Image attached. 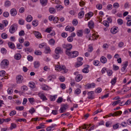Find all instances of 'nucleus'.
I'll return each mask as SVG.
<instances>
[{
	"mask_svg": "<svg viewBox=\"0 0 131 131\" xmlns=\"http://www.w3.org/2000/svg\"><path fill=\"white\" fill-rule=\"evenodd\" d=\"M117 22L118 24L120 25H122L123 22V20L121 19H119L117 20Z\"/></svg>",
	"mask_w": 131,
	"mask_h": 131,
	"instance_id": "nucleus-43",
	"label": "nucleus"
},
{
	"mask_svg": "<svg viewBox=\"0 0 131 131\" xmlns=\"http://www.w3.org/2000/svg\"><path fill=\"white\" fill-rule=\"evenodd\" d=\"M60 87L62 89L64 90L66 88V85L65 84L62 83L60 84Z\"/></svg>",
	"mask_w": 131,
	"mask_h": 131,
	"instance_id": "nucleus-59",
	"label": "nucleus"
},
{
	"mask_svg": "<svg viewBox=\"0 0 131 131\" xmlns=\"http://www.w3.org/2000/svg\"><path fill=\"white\" fill-rule=\"evenodd\" d=\"M38 95L40 97L41 99L42 100H47L46 96L44 95L43 94L39 93L38 94Z\"/></svg>",
	"mask_w": 131,
	"mask_h": 131,
	"instance_id": "nucleus-15",
	"label": "nucleus"
},
{
	"mask_svg": "<svg viewBox=\"0 0 131 131\" xmlns=\"http://www.w3.org/2000/svg\"><path fill=\"white\" fill-rule=\"evenodd\" d=\"M1 52L3 54H5L6 53L7 50L5 48H2L1 49Z\"/></svg>",
	"mask_w": 131,
	"mask_h": 131,
	"instance_id": "nucleus-55",
	"label": "nucleus"
},
{
	"mask_svg": "<svg viewBox=\"0 0 131 131\" xmlns=\"http://www.w3.org/2000/svg\"><path fill=\"white\" fill-rule=\"evenodd\" d=\"M56 7L59 10H62L63 8V7L61 5H57L56 6Z\"/></svg>",
	"mask_w": 131,
	"mask_h": 131,
	"instance_id": "nucleus-45",
	"label": "nucleus"
},
{
	"mask_svg": "<svg viewBox=\"0 0 131 131\" xmlns=\"http://www.w3.org/2000/svg\"><path fill=\"white\" fill-rule=\"evenodd\" d=\"M18 27L17 24H14L11 25L9 28V31L11 34L14 33L17 30Z\"/></svg>",
	"mask_w": 131,
	"mask_h": 131,
	"instance_id": "nucleus-3",
	"label": "nucleus"
},
{
	"mask_svg": "<svg viewBox=\"0 0 131 131\" xmlns=\"http://www.w3.org/2000/svg\"><path fill=\"white\" fill-rule=\"evenodd\" d=\"M29 86L31 88H34L35 87V84L34 82H29Z\"/></svg>",
	"mask_w": 131,
	"mask_h": 131,
	"instance_id": "nucleus-29",
	"label": "nucleus"
},
{
	"mask_svg": "<svg viewBox=\"0 0 131 131\" xmlns=\"http://www.w3.org/2000/svg\"><path fill=\"white\" fill-rule=\"evenodd\" d=\"M83 64V63L82 62H77L76 63L75 65V67H78L81 66Z\"/></svg>",
	"mask_w": 131,
	"mask_h": 131,
	"instance_id": "nucleus-41",
	"label": "nucleus"
},
{
	"mask_svg": "<svg viewBox=\"0 0 131 131\" xmlns=\"http://www.w3.org/2000/svg\"><path fill=\"white\" fill-rule=\"evenodd\" d=\"M122 113L121 111H116L114 113V116H117L121 115Z\"/></svg>",
	"mask_w": 131,
	"mask_h": 131,
	"instance_id": "nucleus-24",
	"label": "nucleus"
},
{
	"mask_svg": "<svg viewBox=\"0 0 131 131\" xmlns=\"http://www.w3.org/2000/svg\"><path fill=\"white\" fill-rule=\"evenodd\" d=\"M88 51L89 52H91L93 50V48L92 46L90 45H88Z\"/></svg>",
	"mask_w": 131,
	"mask_h": 131,
	"instance_id": "nucleus-30",
	"label": "nucleus"
},
{
	"mask_svg": "<svg viewBox=\"0 0 131 131\" xmlns=\"http://www.w3.org/2000/svg\"><path fill=\"white\" fill-rule=\"evenodd\" d=\"M5 72L4 70L1 71H0V76L1 77L4 76L5 75Z\"/></svg>",
	"mask_w": 131,
	"mask_h": 131,
	"instance_id": "nucleus-52",
	"label": "nucleus"
},
{
	"mask_svg": "<svg viewBox=\"0 0 131 131\" xmlns=\"http://www.w3.org/2000/svg\"><path fill=\"white\" fill-rule=\"evenodd\" d=\"M3 25L4 26H6L8 24V22L6 20H4L2 21Z\"/></svg>",
	"mask_w": 131,
	"mask_h": 131,
	"instance_id": "nucleus-49",
	"label": "nucleus"
},
{
	"mask_svg": "<svg viewBox=\"0 0 131 131\" xmlns=\"http://www.w3.org/2000/svg\"><path fill=\"white\" fill-rule=\"evenodd\" d=\"M21 89L23 91H27L28 89V88L26 86L24 85L21 87Z\"/></svg>",
	"mask_w": 131,
	"mask_h": 131,
	"instance_id": "nucleus-31",
	"label": "nucleus"
},
{
	"mask_svg": "<svg viewBox=\"0 0 131 131\" xmlns=\"http://www.w3.org/2000/svg\"><path fill=\"white\" fill-rule=\"evenodd\" d=\"M18 23L21 25H23L24 23V21L22 19H20L18 20Z\"/></svg>",
	"mask_w": 131,
	"mask_h": 131,
	"instance_id": "nucleus-39",
	"label": "nucleus"
},
{
	"mask_svg": "<svg viewBox=\"0 0 131 131\" xmlns=\"http://www.w3.org/2000/svg\"><path fill=\"white\" fill-rule=\"evenodd\" d=\"M55 53L58 54H59L62 52V49L59 47H57L55 50Z\"/></svg>",
	"mask_w": 131,
	"mask_h": 131,
	"instance_id": "nucleus-8",
	"label": "nucleus"
},
{
	"mask_svg": "<svg viewBox=\"0 0 131 131\" xmlns=\"http://www.w3.org/2000/svg\"><path fill=\"white\" fill-rule=\"evenodd\" d=\"M82 76L81 74L77 75L75 78V80L77 82H79L81 81L82 79Z\"/></svg>",
	"mask_w": 131,
	"mask_h": 131,
	"instance_id": "nucleus-16",
	"label": "nucleus"
},
{
	"mask_svg": "<svg viewBox=\"0 0 131 131\" xmlns=\"http://www.w3.org/2000/svg\"><path fill=\"white\" fill-rule=\"evenodd\" d=\"M94 23L92 20H91L88 23V26L90 29H92L94 27Z\"/></svg>",
	"mask_w": 131,
	"mask_h": 131,
	"instance_id": "nucleus-14",
	"label": "nucleus"
},
{
	"mask_svg": "<svg viewBox=\"0 0 131 131\" xmlns=\"http://www.w3.org/2000/svg\"><path fill=\"white\" fill-rule=\"evenodd\" d=\"M55 42L54 40L53 39H50L49 41V43L50 45H54Z\"/></svg>",
	"mask_w": 131,
	"mask_h": 131,
	"instance_id": "nucleus-35",
	"label": "nucleus"
},
{
	"mask_svg": "<svg viewBox=\"0 0 131 131\" xmlns=\"http://www.w3.org/2000/svg\"><path fill=\"white\" fill-rule=\"evenodd\" d=\"M103 25L106 27H108L109 26L108 23L107 21H104L103 22Z\"/></svg>",
	"mask_w": 131,
	"mask_h": 131,
	"instance_id": "nucleus-53",
	"label": "nucleus"
},
{
	"mask_svg": "<svg viewBox=\"0 0 131 131\" xmlns=\"http://www.w3.org/2000/svg\"><path fill=\"white\" fill-rule=\"evenodd\" d=\"M117 80V78L116 77H115L114 79H112L111 81V82L112 85H114L116 82Z\"/></svg>",
	"mask_w": 131,
	"mask_h": 131,
	"instance_id": "nucleus-32",
	"label": "nucleus"
},
{
	"mask_svg": "<svg viewBox=\"0 0 131 131\" xmlns=\"http://www.w3.org/2000/svg\"><path fill=\"white\" fill-rule=\"evenodd\" d=\"M9 64V62L8 60L4 59L2 61L1 63V67L2 69L7 68H8Z\"/></svg>",
	"mask_w": 131,
	"mask_h": 131,
	"instance_id": "nucleus-2",
	"label": "nucleus"
},
{
	"mask_svg": "<svg viewBox=\"0 0 131 131\" xmlns=\"http://www.w3.org/2000/svg\"><path fill=\"white\" fill-rule=\"evenodd\" d=\"M16 126V124L14 123H12L11 124V126L9 128L10 130H12L13 129L15 128Z\"/></svg>",
	"mask_w": 131,
	"mask_h": 131,
	"instance_id": "nucleus-34",
	"label": "nucleus"
},
{
	"mask_svg": "<svg viewBox=\"0 0 131 131\" xmlns=\"http://www.w3.org/2000/svg\"><path fill=\"white\" fill-rule=\"evenodd\" d=\"M65 29L66 30L69 31L71 32L74 30V28L73 27H71L68 26L66 27Z\"/></svg>",
	"mask_w": 131,
	"mask_h": 131,
	"instance_id": "nucleus-10",
	"label": "nucleus"
},
{
	"mask_svg": "<svg viewBox=\"0 0 131 131\" xmlns=\"http://www.w3.org/2000/svg\"><path fill=\"white\" fill-rule=\"evenodd\" d=\"M21 58V55L19 53H17L15 56V58L17 60H19Z\"/></svg>",
	"mask_w": 131,
	"mask_h": 131,
	"instance_id": "nucleus-27",
	"label": "nucleus"
},
{
	"mask_svg": "<svg viewBox=\"0 0 131 131\" xmlns=\"http://www.w3.org/2000/svg\"><path fill=\"white\" fill-rule=\"evenodd\" d=\"M99 61L97 60H94L93 62V64L95 66H98L99 63Z\"/></svg>",
	"mask_w": 131,
	"mask_h": 131,
	"instance_id": "nucleus-50",
	"label": "nucleus"
},
{
	"mask_svg": "<svg viewBox=\"0 0 131 131\" xmlns=\"http://www.w3.org/2000/svg\"><path fill=\"white\" fill-rule=\"evenodd\" d=\"M49 11L50 13L51 14H54L56 12L55 9L53 8H50L49 9Z\"/></svg>",
	"mask_w": 131,
	"mask_h": 131,
	"instance_id": "nucleus-36",
	"label": "nucleus"
},
{
	"mask_svg": "<svg viewBox=\"0 0 131 131\" xmlns=\"http://www.w3.org/2000/svg\"><path fill=\"white\" fill-rule=\"evenodd\" d=\"M11 5V3L8 1H6L5 3V6L6 7L9 6Z\"/></svg>",
	"mask_w": 131,
	"mask_h": 131,
	"instance_id": "nucleus-28",
	"label": "nucleus"
},
{
	"mask_svg": "<svg viewBox=\"0 0 131 131\" xmlns=\"http://www.w3.org/2000/svg\"><path fill=\"white\" fill-rule=\"evenodd\" d=\"M94 92L93 91H91L88 92V93L89 96L88 97V99H93L94 97L92 95L94 94Z\"/></svg>",
	"mask_w": 131,
	"mask_h": 131,
	"instance_id": "nucleus-9",
	"label": "nucleus"
},
{
	"mask_svg": "<svg viewBox=\"0 0 131 131\" xmlns=\"http://www.w3.org/2000/svg\"><path fill=\"white\" fill-rule=\"evenodd\" d=\"M16 82L17 84H20L22 83L23 78V77L20 75H17L16 78Z\"/></svg>",
	"mask_w": 131,
	"mask_h": 131,
	"instance_id": "nucleus-6",
	"label": "nucleus"
},
{
	"mask_svg": "<svg viewBox=\"0 0 131 131\" xmlns=\"http://www.w3.org/2000/svg\"><path fill=\"white\" fill-rule=\"evenodd\" d=\"M16 113V112L15 111H12L10 113V116H13L15 115Z\"/></svg>",
	"mask_w": 131,
	"mask_h": 131,
	"instance_id": "nucleus-58",
	"label": "nucleus"
},
{
	"mask_svg": "<svg viewBox=\"0 0 131 131\" xmlns=\"http://www.w3.org/2000/svg\"><path fill=\"white\" fill-rule=\"evenodd\" d=\"M92 16V13L91 12H90L85 15V16L86 18H88L86 20L85 19V21H88L89 19H90L91 17Z\"/></svg>",
	"mask_w": 131,
	"mask_h": 131,
	"instance_id": "nucleus-18",
	"label": "nucleus"
},
{
	"mask_svg": "<svg viewBox=\"0 0 131 131\" xmlns=\"http://www.w3.org/2000/svg\"><path fill=\"white\" fill-rule=\"evenodd\" d=\"M100 61L102 63L104 64L106 62L107 60L105 57L102 56L101 58Z\"/></svg>",
	"mask_w": 131,
	"mask_h": 131,
	"instance_id": "nucleus-17",
	"label": "nucleus"
},
{
	"mask_svg": "<svg viewBox=\"0 0 131 131\" xmlns=\"http://www.w3.org/2000/svg\"><path fill=\"white\" fill-rule=\"evenodd\" d=\"M16 108L17 110L21 111L24 109V107L23 106H17L16 107Z\"/></svg>",
	"mask_w": 131,
	"mask_h": 131,
	"instance_id": "nucleus-46",
	"label": "nucleus"
},
{
	"mask_svg": "<svg viewBox=\"0 0 131 131\" xmlns=\"http://www.w3.org/2000/svg\"><path fill=\"white\" fill-rule=\"evenodd\" d=\"M34 67L35 68H37L40 66V63L38 61H35L34 63Z\"/></svg>",
	"mask_w": 131,
	"mask_h": 131,
	"instance_id": "nucleus-22",
	"label": "nucleus"
},
{
	"mask_svg": "<svg viewBox=\"0 0 131 131\" xmlns=\"http://www.w3.org/2000/svg\"><path fill=\"white\" fill-rule=\"evenodd\" d=\"M10 14L12 16H15L17 14L16 10L15 8L12 9L10 12Z\"/></svg>",
	"mask_w": 131,
	"mask_h": 131,
	"instance_id": "nucleus-11",
	"label": "nucleus"
},
{
	"mask_svg": "<svg viewBox=\"0 0 131 131\" xmlns=\"http://www.w3.org/2000/svg\"><path fill=\"white\" fill-rule=\"evenodd\" d=\"M40 3L43 6H45L47 4V0H40Z\"/></svg>",
	"mask_w": 131,
	"mask_h": 131,
	"instance_id": "nucleus-26",
	"label": "nucleus"
},
{
	"mask_svg": "<svg viewBox=\"0 0 131 131\" xmlns=\"http://www.w3.org/2000/svg\"><path fill=\"white\" fill-rule=\"evenodd\" d=\"M119 124L118 123H117L113 125V128L114 129H117L119 127Z\"/></svg>",
	"mask_w": 131,
	"mask_h": 131,
	"instance_id": "nucleus-37",
	"label": "nucleus"
},
{
	"mask_svg": "<svg viewBox=\"0 0 131 131\" xmlns=\"http://www.w3.org/2000/svg\"><path fill=\"white\" fill-rule=\"evenodd\" d=\"M81 92V90L79 89H78L75 90V93L77 94H79Z\"/></svg>",
	"mask_w": 131,
	"mask_h": 131,
	"instance_id": "nucleus-63",
	"label": "nucleus"
},
{
	"mask_svg": "<svg viewBox=\"0 0 131 131\" xmlns=\"http://www.w3.org/2000/svg\"><path fill=\"white\" fill-rule=\"evenodd\" d=\"M90 31V30L88 28H86L84 30V32L85 34H88Z\"/></svg>",
	"mask_w": 131,
	"mask_h": 131,
	"instance_id": "nucleus-54",
	"label": "nucleus"
},
{
	"mask_svg": "<svg viewBox=\"0 0 131 131\" xmlns=\"http://www.w3.org/2000/svg\"><path fill=\"white\" fill-rule=\"evenodd\" d=\"M113 7L115 8H117L119 6V4L117 3H115L113 4Z\"/></svg>",
	"mask_w": 131,
	"mask_h": 131,
	"instance_id": "nucleus-57",
	"label": "nucleus"
},
{
	"mask_svg": "<svg viewBox=\"0 0 131 131\" xmlns=\"http://www.w3.org/2000/svg\"><path fill=\"white\" fill-rule=\"evenodd\" d=\"M32 20V17L30 15H28L26 18V20L28 22H31Z\"/></svg>",
	"mask_w": 131,
	"mask_h": 131,
	"instance_id": "nucleus-21",
	"label": "nucleus"
},
{
	"mask_svg": "<svg viewBox=\"0 0 131 131\" xmlns=\"http://www.w3.org/2000/svg\"><path fill=\"white\" fill-rule=\"evenodd\" d=\"M102 90V89L101 88H98L95 90V93H99L101 92Z\"/></svg>",
	"mask_w": 131,
	"mask_h": 131,
	"instance_id": "nucleus-56",
	"label": "nucleus"
},
{
	"mask_svg": "<svg viewBox=\"0 0 131 131\" xmlns=\"http://www.w3.org/2000/svg\"><path fill=\"white\" fill-rule=\"evenodd\" d=\"M68 106L67 104L62 105L60 108L59 111L60 113H62L66 112V110L68 108Z\"/></svg>",
	"mask_w": 131,
	"mask_h": 131,
	"instance_id": "nucleus-7",
	"label": "nucleus"
},
{
	"mask_svg": "<svg viewBox=\"0 0 131 131\" xmlns=\"http://www.w3.org/2000/svg\"><path fill=\"white\" fill-rule=\"evenodd\" d=\"M67 40L69 42H71L73 40V38L72 37L70 36L68 38Z\"/></svg>",
	"mask_w": 131,
	"mask_h": 131,
	"instance_id": "nucleus-60",
	"label": "nucleus"
},
{
	"mask_svg": "<svg viewBox=\"0 0 131 131\" xmlns=\"http://www.w3.org/2000/svg\"><path fill=\"white\" fill-rule=\"evenodd\" d=\"M25 34L24 31L23 30L19 32V35L20 36H21L24 35Z\"/></svg>",
	"mask_w": 131,
	"mask_h": 131,
	"instance_id": "nucleus-64",
	"label": "nucleus"
},
{
	"mask_svg": "<svg viewBox=\"0 0 131 131\" xmlns=\"http://www.w3.org/2000/svg\"><path fill=\"white\" fill-rule=\"evenodd\" d=\"M8 44L9 47L11 49H14L15 47L14 44L11 42H8Z\"/></svg>",
	"mask_w": 131,
	"mask_h": 131,
	"instance_id": "nucleus-20",
	"label": "nucleus"
},
{
	"mask_svg": "<svg viewBox=\"0 0 131 131\" xmlns=\"http://www.w3.org/2000/svg\"><path fill=\"white\" fill-rule=\"evenodd\" d=\"M131 102V100L130 99L128 100L123 105H120V106H123L125 105H128Z\"/></svg>",
	"mask_w": 131,
	"mask_h": 131,
	"instance_id": "nucleus-42",
	"label": "nucleus"
},
{
	"mask_svg": "<svg viewBox=\"0 0 131 131\" xmlns=\"http://www.w3.org/2000/svg\"><path fill=\"white\" fill-rule=\"evenodd\" d=\"M95 84L94 83H92L91 84H88L86 85L88 89L94 88L95 86Z\"/></svg>",
	"mask_w": 131,
	"mask_h": 131,
	"instance_id": "nucleus-13",
	"label": "nucleus"
},
{
	"mask_svg": "<svg viewBox=\"0 0 131 131\" xmlns=\"http://www.w3.org/2000/svg\"><path fill=\"white\" fill-rule=\"evenodd\" d=\"M46 45V43H43L39 45V47L40 48H43Z\"/></svg>",
	"mask_w": 131,
	"mask_h": 131,
	"instance_id": "nucleus-40",
	"label": "nucleus"
},
{
	"mask_svg": "<svg viewBox=\"0 0 131 131\" xmlns=\"http://www.w3.org/2000/svg\"><path fill=\"white\" fill-rule=\"evenodd\" d=\"M1 37L5 39L7 38V35L5 33H3L1 35Z\"/></svg>",
	"mask_w": 131,
	"mask_h": 131,
	"instance_id": "nucleus-48",
	"label": "nucleus"
},
{
	"mask_svg": "<svg viewBox=\"0 0 131 131\" xmlns=\"http://www.w3.org/2000/svg\"><path fill=\"white\" fill-rule=\"evenodd\" d=\"M58 17H55L53 19V21L54 23H57L58 22L59 20Z\"/></svg>",
	"mask_w": 131,
	"mask_h": 131,
	"instance_id": "nucleus-62",
	"label": "nucleus"
},
{
	"mask_svg": "<svg viewBox=\"0 0 131 131\" xmlns=\"http://www.w3.org/2000/svg\"><path fill=\"white\" fill-rule=\"evenodd\" d=\"M62 47L63 48L65 49L66 50L65 51L66 53L68 55L71 52V49L72 48V46L71 44H64L62 45Z\"/></svg>",
	"mask_w": 131,
	"mask_h": 131,
	"instance_id": "nucleus-1",
	"label": "nucleus"
},
{
	"mask_svg": "<svg viewBox=\"0 0 131 131\" xmlns=\"http://www.w3.org/2000/svg\"><path fill=\"white\" fill-rule=\"evenodd\" d=\"M82 71L84 73H88L89 72V70L88 69V68L86 67L83 69Z\"/></svg>",
	"mask_w": 131,
	"mask_h": 131,
	"instance_id": "nucleus-44",
	"label": "nucleus"
},
{
	"mask_svg": "<svg viewBox=\"0 0 131 131\" xmlns=\"http://www.w3.org/2000/svg\"><path fill=\"white\" fill-rule=\"evenodd\" d=\"M35 54L37 55H40L41 54V52L39 50L36 51L35 52Z\"/></svg>",
	"mask_w": 131,
	"mask_h": 131,
	"instance_id": "nucleus-51",
	"label": "nucleus"
},
{
	"mask_svg": "<svg viewBox=\"0 0 131 131\" xmlns=\"http://www.w3.org/2000/svg\"><path fill=\"white\" fill-rule=\"evenodd\" d=\"M96 7L98 9H100L102 8V6L101 4H99L96 5Z\"/></svg>",
	"mask_w": 131,
	"mask_h": 131,
	"instance_id": "nucleus-61",
	"label": "nucleus"
},
{
	"mask_svg": "<svg viewBox=\"0 0 131 131\" xmlns=\"http://www.w3.org/2000/svg\"><path fill=\"white\" fill-rule=\"evenodd\" d=\"M69 54L68 55L69 56V58H74L78 56L79 54V52L77 51H73L72 52L71 51Z\"/></svg>",
	"mask_w": 131,
	"mask_h": 131,
	"instance_id": "nucleus-5",
	"label": "nucleus"
},
{
	"mask_svg": "<svg viewBox=\"0 0 131 131\" xmlns=\"http://www.w3.org/2000/svg\"><path fill=\"white\" fill-rule=\"evenodd\" d=\"M66 67L65 66L61 65V66L57 65L55 67V69L56 70L60 71L62 70H64V72L66 73L67 72V70L65 69Z\"/></svg>",
	"mask_w": 131,
	"mask_h": 131,
	"instance_id": "nucleus-4",
	"label": "nucleus"
},
{
	"mask_svg": "<svg viewBox=\"0 0 131 131\" xmlns=\"http://www.w3.org/2000/svg\"><path fill=\"white\" fill-rule=\"evenodd\" d=\"M38 21L37 20H34L32 22V25L34 26H36L38 25Z\"/></svg>",
	"mask_w": 131,
	"mask_h": 131,
	"instance_id": "nucleus-33",
	"label": "nucleus"
},
{
	"mask_svg": "<svg viewBox=\"0 0 131 131\" xmlns=\"http://www.w3.org/2000/svg\"><path fill=\"white\" fill-rule=\"evenodd\" d=\"M36 37L38 38H42V36L41 34L38 31H35L34 33Z\"/></svg>",
	"mask_w": 131,
	"mask_h": 131,
	"instance_id": "nucleus-12",
	"label": "nucleus"
},
{
	"mask_svg": "<svg viewBox=\"0 0 131 131\" xmlns=\"http://www.w3.org/2000/svg\"><path fill=\"white\" fill-rule=\"evenodd\" d=\"M84 14V12L83 11L80 12L78 14V17L79 18H82Z\"/></svg>",
	"mask_w": 131,
	"mask_h": 131,
	"instance_id": "nucleus-25",
	"label": "nucleus"
},
{
	"mask_svg": "<svg viewBox=\"0 0 131 131\" xmlns=\"http://www.w3.org/2000/svg\"><path fill=\"white\" fill-rule=\"evenodd\" d=\"M121 101L120 100H118L117 101L114 102H113V103L112 105L113 106H115L118 104L120 103Z\"/></svg>",
	"mask_w": 131,
	"mask_h": 131,
	"instance_id": "nucleus-38",
	"label": "nucleus"
},
{
	"mask_svg": "<svg viewBox=\"0 0 131 131\" xmlns=\"http://www.w3.org/2000/svg\"><path fill=\"white\" fill-rule=\"evenodd\" d=\"M42 89L44 90H48L50 89V88L47 86L44 85L41 87Z\"/></svg>",
	"mask_w": 131,
	"mask_h": 131,
	"instance_id": "nucleus-23",
	"label": "nucleus"
},
{
	"mask_svg": "<svg viewBox=\"0 0 131 131\" xmlns=\"http://www.w3.org/2000/svg\"><path fill=\"white\" fill-rule=\"evenodd\" d=\"M77 35L79 37H82L83 35V30H78L77 31Z\"/></svg>",
	"mask_w": 131,
	"mask_h": 131,
	"instance_id": "nucleus-19",
	"label": "nucleus"
},
{
	"mask_svg": "<svg viewBox=\"0 0 131 131\" xmlns=\"http://www.w3.org/2000/svg\"><path fill=\"white\" fill-rule=\"evenodd\" d=\"M44 126V125H42L41 124H40L39 126L36 127V128L37 129L43 128H45Z\"/></svg>",
	"mask_w": 131,
	"mask_h": 131,
	"instance_id": "nucleus-47",
	"label": "nucleus"
}]
</instances>
